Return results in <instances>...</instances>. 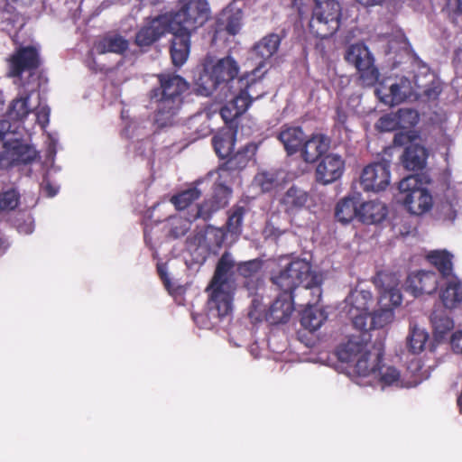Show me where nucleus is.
Instances as JSON below:
<instances>
[{
  "mask_svg": "<svg viewBox=\"0 0 462 462\" xmlns=\"http://www.w3.org/2000/svg\"><path fill=\"white\" fill-rule=\"evenodd\" d=\"M231 195V188L223 182L218 181L214 185L213 195L209 200H211L217 206V208L221 209L228 204Z\"/></svg>",
  "mask_w": 462,
  "mask_h": 462,
  "instance_id": "44",
  "label": "nucleus"
},
{
  "mask_svg": "<svg viewBox=\"0 0 462 462\" xmlns=\"http://www.w3.org/2000/svg\"><path fill=\"white\" fill-rule=\"evenodd\" d=\"M158 273L167 290L171 288V280L167 272L161 266L158 267Z\"/></svg>",
  "mask_w": 462,
  "mask_h": 462,
  "instance_id": "57",
  "label": "nucleus"
},
{
  "mask_svg": "<svg viewBox=\"0 0 462 462\" xmlns=\"http://www.w3.org/2000/svg\"><path fill=\"white\" fill-rule=\"evenodd\" d=\"M439 297L445 310H456L462 305V280L451 276L440 285Z\"/></svg>",
  "mask_w": 462,
  "mask_h": 462,
  "instance_id": "20",
  "label": "nucleus"
},
{
  "mask_svg": "<svg viewBox=\"0 0 462 462\" xmlns=\"http://www.w3.org/2000/svg\"><path fill=\"white\" fill-rule=\"evenodd\" d=\"M159 87L150 91V99L155 105L154 122L162 128L171 125L183 104V95L189 88V84L175 73L157 75Z\"/></svg>",
  "mask_w": 462,
  "mask_h": 462,
  "instance_id": "2",
  "label": "nucleus"
},
{
  "mask_svg": "<svg viewBox=\"0 0 462 462\" xmlns=\"http://www.w3.org/2000/svg\"><path fill=\"white\" fill-rule=\"evenodd\" d=\"M388 214L386 205L378 200H370L359 205L358 221L363 224H379L383 221Z\"/></svg>",
  "mask_w": 462,
  "mask_h": 462,
  "instance_id": "28",
  "label": "nucleus"
},
{
  "mask_svg": "<svg viewBox=\"0 0 462 462\" xmlns=\"http://www.w3.org/2000/svg\"><path fill=\"white\" fill-rule=\"evenodd\" d=\"M5 248L6 247L5 246V240L0 238V252H5Z\"/></svg>",
  "mask_w": 462,
  "mask_h": 462,
  "instance_id": "63",
  "label": "nucleus"
},
{
  "mask_svg": "<svg viewBox=\"0 0 462 462\" xmlns=\"http://www.w3.org/2000/svg\"><path fill=\"white\" fill-rule=\"evenodd\" d=\"M327 319V314L323 310L310 307L303 310L300 324L310 331L319 329Z\"/></svg>",
  "mask_w": 462,
  "mask_h": 462,
  "instance_id": "38",
  "label": "nucleus"
},
{
  "mask_svg": "<svg viewBox=\"0 0 462 462\" xmlns=\"http://www.w3.org/2000/svg\"><path fill=\"white\" fill-rule=\"evenodd\" d=\"M259 259L240 262L236 264L229 252H225L218 259L213 277L207 288L209 292L207 302V317L213 326L230 316L233 311L235 294V267L239 275L254 277L262 269Z\"/></svg>",
  "mask_w": 462,
  "mask_h": 462,
  "instance_id": "1",
  "label": "nucleus"
},
{
  "mask_svg": "<svg viewBox=\"0 0 462 462\" xmlns=\"http://www.w3.org/2000/svg\"><path fill=\"white\" fill-rule=\"evenodd\" d=\"M170 54L172 63L176 67L182 66L189 54L191 34L171 30Z\"/></svg>",
  "mask_w": 462,
  "mask_h": 462,
  "instance_id": "26",
  "label": "nucleus"
},
{
  "mask_svg": "<svg viewBox=\"0 0 462 462\" xmlns=\"http://www.w3.org/2000/svg\"><path fill=\"white\" fill-rule=\"evenodd\" d=\"M237 84L239 91L229 103L236 110V115L242 116L249 108L253 101L251 91L260 84L256 81L249 82L247 79L244 78L238 79Z\"/></svg>",
  "mask_w": 462,
  "mask_h": 462,
  "instance_id": "31",
  "label": "nucleus"
},
{
  "mask_svg": "<svg viewBox=\"0 0 462 462\" xmlns=\"http://www.w3.org/2000/svg\"><path fill=\"white\" fill-rule=\"evenodd\" d=\"M239 69L237 61L229 55L221 59L206 55L193 71L194 91L200 96H211L218 88L232 82Z\"/></svg>",
  "mask_w": 462,
  "mask_h": 462,
  "instance_id": "3",
  "label": "nucleus"
},
{
  "mask_svg": "<svg viewBox=\"0 0 462 462\" xmlns=\"http://www.w3.org/2000/svg\"><path fill=\"white\" fill-rule=\"evenodd\" d=\"M254 182L261 188L263 192H269L276 186L277 179L273 173L260 172L255 175Z\"/></svg>",
  "mask_w": 462,
  "mask_h": 462,
  "instance_id": "50",
  "label": "nucleus"
},
{
  "mask_svg": "<svg viewBox=\"0 0 462 462\" xmlns=\"http://www.w3.org/2000/svg\"><path fill=\"white\" fill-rule=\"evenodd\" d=\"M373 282L379 289L382 297L388 298L393 306L401 305L402 297L397 288L398 282L394 275L379 272L373 278Z\"/></svg>",
  "mask_w": 462,
  "mask_h": 462,
  "instance_id": "24",
  "label": "nucleus"
},
{
  "mask_svg": "<svg viewBox=\"0 0 462 462\" xmlns=\"http://www.w3.org/2000/svg\"><path fill=\"white\" fill-rule=\"evenodd\" d=\"M192 222L193 221L190 217H171L167 222L168 236L172 239H178L184 236L189 231Z\"/></svg>",
  "mask_w": 462,
  "mask_h": 462,
  "instance_id": "39",
  "label": "nucleus"
},
{
  "mask_svg": "<svg viewBox=\"0 0 462 462\" xmlns=\"http://www.w3.org/2000/svg\"><path fill=\"white\" fill-rule=\"evenodd\" d=\"M200 196L201 191L198 188L194 187L173 195L171 198V202L174 205L176 209L183 210L199 199Z\"/></svg>",
  "mask_w": 462,
  "mask_h": 462,
  "instance_id": "41",
  "label": "nucleus"
},
{
  "mask_svg": "<svg viewBox=\"0 0 462 462\" xmlns=\"http://www.w3.org/2000/svg\"><path fill=\"white\" fill-rule=\"evenodd\" d=\"M236 143V132L226 133L221 135H216L212 138V144L216 153L226 158L231 155Z\"/></svg>",
  "mask_w": 462,
  "mask_h": 462,
  "instance_id": "40",
  "label": "nucleus"
},
{
  "mask_svg": "<svg viewBox=\"0 0 462 462\" xmlns=\"http://www.w3.org/2000/svg\"><path fill=\"white\" fill-rule=\"evenodd\" d=\"M453 255L447 251H431L428 254V260L430 263L436 267V269L439 272L442 278L445 280L454 276L452 274L453 271V263H452Z\"/></svg>",
  "mask_w": 462,
  "mask_h": 462,
  "instance_id": "36",
  "label": "nucleus"
},
{
  "mask_svg": "<svg viewBox=\"0 0 462 462\" xmlns=\"http://www.w3.org/2000/svg\"><path fill=\"white\" fill-rule=\"evenodd\" d=\"M411 136L408 133L399 132L394 134L393 144L394 146H403L411 143Z\"/></svg>",
  "mask_w": 462,
  "mask_h": 462,
  "instance_id": "55",
  "label": "nucleus"
},
{
  "mask_svg": "<svg viewBox=\"0 0 462 462\" xmlns=\"http://www.w3.org/2000/svg\"><path fill=\"white\" fill-rule=\"evenodd\" d=\"M346 61L356 69L362 85L372 87L378 81L380 73L374 65V58L368 47L363 42L351 44L344 56Z\"/></svg>",
  "mask_w": 462,
  "mask_h": 462,
  "instance_id": "10",
  "label": "nucleus"
},
{
  "mask_svg": "<svg viewBox=\"0 0 462 462\" xmlns=\"http://www.w3.org/2000/svg\"><path fill=\"white\" fill-rule=\"evenodd\" d=\"M335 121L337 126L345 127L346 123L347 121V114L341 107H337L336 109Z\"/></svg>",
  "mask_w": 462,
  "mask_h": 462,
  "instance_id": "56",
  "label": "nucleus"
},
{
  "mask_svg": "<svg viewBox=\"0 0 462 462\" xmlns=\"http://www.w3.org/2000/svg\"><path fill=\"white\" fill-rule=\"evenodd\" d=\"M29 84L30 82L22 83L23 90L20 91L18 97L10 103L6 111V116L9 120L23 121L32 112L29 99L32 94L36 91L37 86L28 89L26 86Z\"/></svg>",
  "mask_w": 462,
  "mask_h": 462,
  "instance_id": "23",
  "label": "nucleus"
},
{
  "mask_svg": "<svg viewBox=\"0 0 462 462\" xmlns=\"http://www.w3.org/2000/svg\"><path fill=\"white\" fill-rule=\"evenodd\" d=\"M7 63L8 76L23 83V73H27L29 79L33 78L42 65L39 49L32 45L20 46L10 55Z\"/></svg>",
  "mask_w": 462,
  "mask_h": 462,
  "instance_id": "11",
  "label": "nucleus"
},
{
  "mask_svg": "<svg viewBox=\"0 0 462 462\" xmlns=\"http://www.w3.org/2000/svg\"><path fill=\"white\" fill-rule=\"evenodd\" d=\"M50 113H51V109L47 106H39L36 108V110H35L36 119L42 127H45L49 124Z\"/></svg>",
  "mask_w": 462,
  "mask_h": 462,
  "instance_id": "53",
  "label": "nucleus"
},
{
  "mask_svg": "<svg viewBox=\"0 0 462 462\" xmlns=\"http://www.w3.org/2000/svg\"><path fill=\"white\" fill-rule=\"evenodd\" d=\"M384 0H356L358 4L365 7L380 5L383 3Z\"/></svg>",
  "mask_w": 462,
  "mask_h": 462,
  "instance_id": "60",
  "label": "nucleus"
},
{
  "mask_svg": "<svg viewBox=\"0 0 462 462\" xmlns=\"http://www.w3.org/2000/svg\"><path fill=\"white\" fill-rule=\"evenodd\" d=\"M406 290L413 296L431 294L438 289V278L434 272L419 271L406 280Z\"/></svg>",
  "mask_w": 462,
  "mask_h": 462,
  "instance_id": "17",
  "label": "nucleus"
},
{
  "mask_svg": "<svg viewBox=\"0 0 462 462\" xmlns=\"http://www.w3.org/2000/svg\"><path fill=\"white\" fill-rule=\"evenodd\" d=\"M293 299L294 295L280 293L265 313L266 321L272 325L286 323L294 310Z\"/></svg>",
  "mask_w": 462,
  "mask_h": 462,
  "instance_id": "22",
  "label": "nucleus"
},
{
  "mask_svg": "<svg viewBox=\"0 0 462 462\" xmlns=\"http://www.w3.org/2000/svg\"><path fill=\"white\" fill-rule=\"evenodd\" d=\"M257 151V145L254 143H248L239 149L235 154L217 168L219 179L232 178L235 172H239L245 169L251 159L254 158Z\"/></svg>",
  "mask_w": 462,
  "mask_h": 462,
  "instance_id": "16",
  "label": "nucleus"
},
{
  "mask_svg": "<svg viewBox=\"0 0 462 462\" xmlns=\"http://www.w3.org/2000/svg\"><path fill=\"white\" fill-rule=\"evenodd\" d=\"M383 356L378 358V360L370 363L368 367H371L372 371L368 372L365 377H372V379L377 380L384 387L398 383L401 374L394 366L383 365Z\"/></svg>",
  "mask_w": 462,
  "mask_h": 462,
  "instance_id": "29",
  "label": "nucleus"
},
{
  "mask_svg": "<svg viewBox=\"0 0 462 462\" xmlns=\"http://www.w3.org/2000/svg\"><path fill=\"white\" fill-rule=\"evenodd\" d=\"M393 319V311L390 308L381 309L371 313V325L369 328H382Z\"/></svg>",
  "mask_w": 462,
  "mask_h": 462,
  "instance_id": "46",
  "label": "nucleus"
},
{
  "mask_svg": "<svg viewBox=\"0 0 462 462\" xmlns=\"http://www.w3.org/2000/svg\"><path fill=\"white\" fill-rule=\"evenodd\" d=\"M271 281L284 295H293L295 289L300 286L305 290L320 291L322 283L321 276L312 271L311 264L300 258L290 262L278 273H273Z\"/></svg>",
  "mask_w": 462,
  "mask_h": 462,
  "instance_id": "4",
  "label": "nucleus"
},
{
  "mask_svg": "<svg viewBox=\"0 0 462 462\" xmlns=\"http://www.w3.org/2000/svg\"><path fill=\"white\" fill-rule=\"evenodd\" d=\"M416 87L407 78L401 79L399 83L390 87V94L382 97V101L390 106L399 105L407 99L416 97Z\"/></svg>",
  "mask_w": 462,
  "mask_h": 462,
  "instance_id": "32",
  "label": "nucleus"
},
{
  "mask_svg": "<svg viewBox=\"0 0 462 462\" xmlns=\"http://www.w3.org/2000/svg\"><path fill=\"white\" fill-rule=\"evenodd\" d=\"M248 209L245 206L236 204L227 211L226 229L231 235L239 236L242 233L243 221Z\"/></svg>",
  "mask_w": 462,
  "mask_h": 462,
  "instance_id": "37",
  "label": "nucleus"
},
{
  "mask_svg": "<svg viewBox=\"0 0 462 462\" xmlns=\"http://www.w3.org/2000/svg\"><path fill=\"white\" fill-rule=\"evenodd\" d=\"M305 137L300 126L289 125H283L277 134V139L282 143L288 155H293L300 152Z\"/></svg>",
  "mask_w": 462,
  "mask_h": 462,
  "instance_id": "25",
  "label": "nucleus"
},
{
  "mask_svg": "<svg viewBox=\"0 0 462 462\" xmlns=\"http://www.w3.org/2000/svg\"><path fill=\"white\" fill-rule=\"evenodd\" d=\"M212 233L216 237V245L221 246L222 243L224 242V232L222 231V229L216 228L212 230Z\"/></svg>",
  "mask_w": 462,
  "mask_h": 462,
  "instance_id": "61",
  "label": "nucleus"
},
{
  "mask_svg": "<svg viewBox=\"0 0 462 462\" xmlns=\"http://www.w3.org/2000/svg\"><path fill=\"white\" fill-rule=\"evenodd\" d=\"M171 31L168 17L164 14L146 17L135 33L134 43L143 51H146Z\"/></svg>",
  "mask_w": 462,
  "mask_h": 462,
  "instance_id": "13",
  "label": "nucleus"
},
{
  "mask_svg": "<svg viewBox=\"0 0 462 462\" xmlns=\"http://www.w3.org/2000/svg\"><path fill=\"white\" fill-rule=\"evenodd\" d=\"M429 180L422 174H411L399 182V198L407 210L415 216L430 211L433 205L432 196L425 183Z\"/></svg>",
  "mask_w": 462,
  "mask_h": 462,
  "instance_id": "6",
  "label": "nucleus"
},
{
  "mask_svg": "<svg viewBox=\"0 0 462 462\" xmlns=\"http://www.w3.org/2000/svg\"><path fill=\"white\" fill-rule=\"evenodd\" d=\"M370 301H372V295L369 291H361L357 292L353 305L358 313L351 312L353 325L358 330L365 332L362 335L364 337L367 336V331L370 329L368 326V321L371 322Z\"/></svg>",
  "mask_w": 462,
  "mask_h": 462,
  "instance_id": "21",
  "label": "nucleus"
},
{
  "mask_svg": "<svg viewBox=\"0 0 462 462\" xmlns=\"http://www.w3.org/2000/svg\"><path fill=\"white\" fill-rule=\"evenodd\" d=\"M253 81L259 82V84H260L255 88H254L253 91H251V93L253 95V100L259 99L265 94V92L263 91V88L262 81L256 80V79H252L250 82H253Z\"/></svg>",
  "mask_w": 462,
  "mask_h": 462,
  "instance_id": "58",
  "label": "nucleus"
},
{
  "mask_svg": "<svg viewBox=\"0 0 462 462\" xmlns=\"http://www.w3.org/2000/svg\"><path fill=\"white\" fill-rule=\"evenodd\" d=\"M144 241L146 244H149L151 241V238L149 237V234L146 229L144 230Z\"/></svg>",
  "mask_w": 462,
  "mask_h": 462,
  "instance_id": "64",
  "label": "nucleus"
},
{
  "mask_svg": "<svg viewBox=\"0 0 462 462\" xmlns=\"http://www.w3.org/2000/svg\"><path fill=\"white\" fill-rule=\"evenodd\" d=\"M370 342L364 336H352L337 348L336 354L340 362L354 363L353 373L358 377H365L372 371L371 362L383 356L381 348L370 349Z\"/></svg>",
  "mask_w": 462,
  "mask_h": 462,
  "instance_id": "5",
  "label": "nucleus"
},
{
  "mask_svg": "<svg viewBox=\"0 0 462 462\" xmlns=\"http://www.w3.org/2000/svg\"><path fill=\"white\" fill-rule=\"evenodd\" d=\"M164 14L171 30L191 34L208 21L209 8L206 0H180L177 12Z\"/></svg>",
  "mask_w": 462,
  "mask_h": 462,
  "instance_id": "7",
  "label": "nucleus"
},
{
  "mask_svg": "<svg viewBox=\"0 0 462 462\" xmlns=\"http://www.w3.org/2000/svg\"><path fill=\"white\" fill-rule=\"evenodd\" d=\"M445 11L453 23H462V0H447Z\"/></svg>",
  "mask_w": 462,
  "mask_h": 462,
  "instance_id": "49",
  "label": "nucleus"
},
{
  "mask_svg": "<svg viewBox=\"0 0 462 462\" xmlns=\"http://www.w3.org/2000/svg\"><path fill=\"white\" fill-rule=\"evenodd\" d=\"M452 62L455 66H462V45L455 50Z\"/></svg>",
  "mask_w": 462,
  "mask_h": 462,
  "instance_id": "59",
  "label": "nucleus"
},
{
  "mask_svg": "<svg viewBox=\"0 0 462 462\" xmlns=\"http://www.w3.org/2000/svg\"><path fill=\"white\" fill-rule=\"evenodd\" d=\"M11 124L6 120L0 121V167H9L27 164L36 157V152L30 145L22 143L17 139L5 140V134L10 131Z\"/></svg>",
  "mask_w": 462,
  "mask_h": 462,
  "instance_id": "8",
  "label": "nucleus"
},
{
  "mask_svg": "<svg viewBox=\"0 0 462 462\" xmlns=\"http://www.w3.org/2000/svg\"><path fill=\"white\" fill-rule=\"evenodd\" d=\"M358 197H345L341 199L335 208V217L342 224H348L355 218L358 219L359 205Z\"/></svg>",
  "mask_w": 462,
  "mask_h": 462,
  "instance_id": "33",
  "label": "nucleus"
},
{
  "mask_svg": "<svg viewBox=\"0 0 462 462\" xmlns=\"http://www.w3.org/2000/svg\"><path fill=\"white\" fill-rule=\"evenodd\" d=\"M376 128L380 132H391L400 128L396 113L381 116L376 123Z\"/></svg>",
  "mask_w": 462,
  "mask_h": 462,
  "instance_id": "51",
  "label": "nucleus"
},
{
  "mask_svg": "<svg viewBox=\"0 0 462 462\" xmlns=\"http://www.w3.org/2000/svg\"><path fill=\"white\" fill-rule=\"evenodd\" d=\"M390 177V164L387 162H374L363 169L360 184L365 191L379 192L388 187Z\"/></svg>",
  "mask_w": 462,
  "mask_h": 462,
  "instance_id": "14",
  "label": "nucleus"
},
{
  "mask_svg": "<svg viewBox=\"0 0 462 462\" xmlns=\"http://www.w3.org/2000/svg\"><path fill=\"white\" fill-rule=\"evenodd\" d=\"M44 190L49 197H54L58 193V189L52 186L49 181L44 184Z\"/></svg>",
  "mask_w": 462,
  "mask_h": 462,
  "instance_id": "62",
  "label": "nucleus"
},
{
  "mask_svg": "<svg viewBox=\"0 0 462 462\" xmlns=\"http://www.w3.org/2000/svg\"><path fill=\"white\" fill-rule=\"evenodd\" d=\"M400 129H410L417 125L420 119L419 113L414 108H400L396 112Z\"/></svg>",
  "mask_w": 462,
  "mask_h": 462,
  "instance_id": "45",
  "label": "nucleus"
},
{
  "mask_svg": "<svg viewBox=\"0 0 462 462\" xmlns=\"http://www.w3.org/2000/svg\"><path fill=\"white\" fill-rule=\"evenodd\" d=\"M217 210H219V208H217V206L211 200H205L203 203L197 206L196 212L190 215V217L192 221L199 218L203 219L204 221H208Z\"/></svg>",
  "mask_w": 462,
  "mask_h": 462,
  "instance_id": "47",
  "label": "nucleus"
},
{
  "mask_svg": "<svg viewBox=\"0 0 462 462\" xmlns=\"http://www.w3.org/2000/svg\"><path fill=\"white\" fill-rule=\"evenodd\" d=\"M330 147V140L323 134H313L310 138L304 139L300 152L302 160L313 163L321 159Z\"/></svg>",
  "mask_w": 462,
  "mask_h": 462,
  "instance_id": "19",
  "label": "nucleus"
},
{
  "mask_svg": "<svg viewBox=\"0 0 462 462\" xmlns=\"http://www.w3.org/2000/svg\"><path fill=\"white\" fill-rule=\"evenodd\" d=\"M429 338L428 333L420 328H413L407 338L409 350L413 354L420 353Z\"/></svg>",
  "mask_w": 462,
  "mask_h": 462,
  "instance_id": "42",
  "label": "nucleus"
},
{
  "mask_svg": "<svg viewBox=\"0 0 462 462\" xmlns=\"http://www.w3.org/2000/svg\"><path fill=\"white\" fill-rule=\"evenodd\" d=\"M19 194L14 189H9L0 194V211L14 209L19 204Z\"/></svg>",
  "mask_w": 462,
  "mask_h": 462,
  "instance_id": "48",
  "label": "nucleus"
},
{
  "mask_svg": "<svg viewBox=\"0 0 462 462\" xmlns=\"http://www.w3.org/2000/svg\"><path fill=\"white\" fill-rule=\"evenodd\" d=\"M427 150L418 143H410L402 155V163L409 171H420L426 165Z\"/></svg>",
  "mask_w": 462,
  "mask_h": 462,
  "instance_id": "34",
  "label": "nucleus"
},
{
  "mask_svg": "<svg viewBox=\"0 0 462 462\" xmlns=\"http://www.w3.org/2000/svg\"><path fill=\"white\" fill-rule=\"evenodd\" d=\"M243 12L236 7V3L227 5L217 16L213 26L211 43L226 42L230 36L236 35L241 30Z\"/></svg>",
  "mask_w": 462,
  "mask_h": 462,
  "instance_id": "12",
  "label": "nucleus"
},
{
  "mask_svg": "<svg viewBox=\"0 0 462 462\" xmlns=\"http://www.w3.org/2000/svg\"><path fill=\"white\" fill-rule=\"evenodd\" d=\"M450 345L455 353L462 354V330L453 333L450 338Z\"/></svg>",
  "mask_w": 462,
  "mask_h": 462,
  "instance_id": "54",
  "label": "nucleus"
},
{
  "mask_svg": "<svg viewBox=\"0 0 462 462\" xmlns=\"http://www.w3.org/2000/svg\"><path fill=\"white\" fill-rule=\"evenodd\" d=\"M282 38L277 33H269L257 42L252 48V55L262 60L259 68L263 67L265 60L271 59L279 50Z\"/></svg>",
  "mask_w": 462,
  "mask_h": 462,
  "instance_id": "30",
  "label": "nucleus"
},
{
  "mask_svg": "<svg viewBox=\"0 0 462 462\" xmlns=\"http://www.w3.org/2000/svg\"><path fill=\"white\" fill-rule=\"evenodd\" d=\"M129 48V41L119 33H106L94 43L98 54L108 52L123 55Z\"/></svg>",
  "mask_w": 462,
  "mask_h": 462,
  "instance_id": "27",
  "label": "nucleus"
},
{
  "mask_svg": "<svg viewBox=\"0 0 462 462\" xmlns=\"http://www.w3.org/2000/svg\"><path fill=\"white\" fill-rule=\"evenodd\" d=\"M220 116L226 125H232L240 115H236V110L228 102L220 109Z\"/></svg>",
  "mask_w": 462,
  "mask_h": 462,
  "instance_id": "52",
  "label": "nucleus"
},
{
  "mask_svg": "<svg viewBox=\"0 0 462 462\" xmlns=\"http://www.w3.org/2000/svg\"><path fill=\"white\" fill-rule=\"evenodd\" d=\"M341 8L337 1L316 4L309 23L310 31L317 38L334 35L340 26Z\"/></svg>",
  "mask_w": 462,
  "mask_h": 462,
  "instance_id": "9",
  "label": "nucleus"
},
{
  "mask_svg": "<svg viewBox=\"0 0 462 462\" xmlns=\"http://www.w3.org/2000/svg\"><path fill=\"white\" fill-rule=\"evenodd\" d=\"M447 310L439 307L435 308L430 314V323L433 328V335L437 341H440L454 328L453 319L450 318Z\"/></svg>",
  "mask_w": 462,
  "mask_h": 462,
  "instance_id": "35",
  "label": "nucleus"
},
{
  "mask_svg": "<svg viewBox=\"0 0 462 462\" xmlns=\"http://www.w3.org/2000/svg\"><path fill=\"white\" fill-rule=\"evenodd\" d=\"M345 171V161L335 153L324 155L319 162L315 177L316 181L322 185L330 184L341 178Z\"/></svg>",
  "mask_w": 462,
  "mask_h": 462,
  "instance_id": "15",
  "label": "nucleus"
},
{
  "mask_svg": "<svg viewBox=\"0 0 462 462\" xmlns=\"http://www.w3.org/2000/svg\"><path fill=\"white\" fill-rule=\"evenodd\" d=\"M309 199L308 191L293 184L281 196L279 205L285 214L295 216L306 207Z\"/></svg>",
  "mask_w": 462,
  "mask_h": 462,
  "instance_id": "18",
  "label": "nucleus"
},
{
  "mask_svg": "<svg viewBox=\"0 0 462 462\" xmlns=\"http://www.w3.org/2000/svg\"><path fill=\"white\" fill-rule=\"evenodd\" d=\"M414 85L417 88L416 97H422L427 101H435L439 98L440 93L442 92L441 85L439 81H431L430 84H427L422 89L420 85L418 82V79L414 76Z\"/></svg>",
  "mask_w": 462,
  "mask_h": 462,
  "instance_id": "43",
  "label": "nucleus"
}]
</instances>
